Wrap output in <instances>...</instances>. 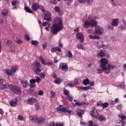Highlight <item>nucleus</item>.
Listing matches in <instances>:
<instances>
[{
  "label": "nucleus",
  "instance_id": "nucleus-1",
  "mask_svg": "<svg viewBox=\"0 0 126 126\" xmlns=\"http://www.w3.org/2000/svg\"><path fill=\"white\" fill-rule=\"evenodd\" d=\"M54 24L51 28V32L54 35H57L58 32L63 29V20L60 17H56L54 20Z\"/></svg>",
  "mask_w": 126,
  "mask_h": 126
},
{
  "label": "nucleus",
  "instance_id": "nucleus-2",
  "mask_svg": "<svg viewBox=\"0 0 126 126\" xmlns=\"http://www.w3.org/2000/svg\"><path fill=\"white\" fill-rule=\"evenodd\" d=\"M32 67L33 71H34L35 74H37V75H40V78H41V79H43V78H45V77L46 76V74H45L44 73H41L40 74V72H41V71L43 70V67H42V65H41V64L40 63H39V62H34L32 64Z\"/></svg>",
  "mask_w": 126,
  "mask_h": 126
},
{
  "label": "nucleus",
  "instance_id": "nucleus-3",
  "mask_svg": "<svg viewBox=\"0 0 126 126\" xmlns=\"http://www.w3.org/2000/svg\"><path fill=\"white\" fill-rule=\"evenodd\" d=\"M30 120L32 122H34L35 124H38V125H42L45 123V118L43 117H38L30 116Z\"/></svg>",
  "mask_w": 126,
  "mask_h": 126
},
{
  "label": "nucleus",
  "instance_id": "nucleus-4",
  "mask_svg": "<svg viewBox=\"0 0 126 126\" xmlns=\"http://www.w3.org/2000/svg\"><path fill=\"white\" fill-rule=\"evenodd\" d=\"M8 88L11 91H12V92H13V93H15V94H21V90H20V88L18 86L9 85Z\"/></svg>",
  "mask_w": 126,
  "mask_h": 126
},
{
  "label": "nucleus",
  "instance_id": "nucleus-5",
  "mask_svg": "<svg viewBox=\"0 0 126 126\" xmlns=\"http://www.w3.org/2000/svg\"><path fill=\"white\" fill-rule=\"evenodd\" d=\"M17 69H18V67L17 65L15 66H12L11 69H7L5 70V73L8 76H13L14 75V73L17 71Z\"/></svg>",
  "mask_w": 126,
  "mask_h": 126
},
{
  "label": "nucleus",
  "instance_id": "nucleus-6",
  "mask_svg": "<svg viewBox=\"0 0 126 126\" xmlns=\"http://www.w3.org/2000/svg\"><path fill=\"white\" fill-rule=\"evenodd\" d=\"M69 108L66 107H63V105H60L57 108V110L61 112V113H68V114H71L72 111L69 110Z\"/></svg>",
  "mask_w": 126,
  "mask_h": 126
},
{
  "label": "nucleus",
  "instance_id": "nucleus-7",
  "mask_svg": "<svg viewBox=\"0 0 126 126\" xmlns=\"http://www.w3.org/2000/svg\"><path fill=\"white\" fill-rule=\"evenodd\" d=\"M107 64H108V59L102 58L100 60V66L101 69H103V70H106L107 68Z\"/></svg>",
  "mask_w": 126,
  "mask_h": 126
},
{
  "label": "nucleus",
  "instance_id": "nucleus-8",
  "mask_svg": "<svg viewBox=\"0 0 126 126\" xmlns=\"http://www.w3.org/2000/svg\"><path fill=\"white\" fill-rule=\"evenodd\" d=\"M0 86L1 89H6L7 87L9 88V85L5 80L1 79L0 80Z\"/></svg>",
  "mask_w": 126,
  "mask_h": 126
},
{
  "label": "nucleus",
  "instance_id": "nucleus-9",
  "mask_svg": "<svg viewBox=\"0 0 126 126\" xmlns=\"http://www.w3.org/2000/svg\"><path fill=\"white\" fill-rule=\"evenodd\" d=\"M94 32L95 34L101 35V34H102L103 32H104V29H103V28L100 26H95L94 27Z\"/></svg>",
  "mask_w": 126,
  "mask_h": 126
},
{
  "label": "nucleus",
  "instance_id": "nucleus-10",
  "mask_svg": "<svg viewBox=\"0 0 126 126\" xmlns=\"http://www.w3.org/2000/svg\"><path fill=\"white\" fill-rule=\"evenodd\" d=\"M39 61L44 65H53V63L52 62L46 63V62H45V60H44V58H43L42 56L39 57Z\"/></svg>",
  "mask_w": 126,
  "mask_h": 126
},
{
  "label": "nucleus",
  "instance_id": "nucleus-11",
  "mask_svg": "<svg viewBox=\"0 0 126 126\" xmlns=\"http://www.w3.org/2000/svg\"><path fill=\"white\" fill-rule=\"evenodd\" d=\"M59 67L63 71H66L68 69V66L64 63H61Z\"/></svg>",
  "mask_w": 126,
  "mask_h": 126
},
{
  "label": "nucleus",
  "instance_id": "nucleus-12",
  "mask_svg": "<svg viewBox=\"0 0 126 126\" xmlns=\"http://www.w3.org/2000/svg\"><path fill=\"white\" fill-rule=\"evenodd\" d=\"M51 15L52 14L50 12H47V13H44V19L47 21H51V19H52V18L51 17Z\"/></svg>",
  "mask_w": 126,
  "mask_h": 126
},
{
  "label": "nucleus",
  "instance_id": "nucleus-13",
  "mask_svg": "<svg viewBox=\"0 0 126 126\" xmlns=\"http://www.w3.org/2000/svg\"><path fill=\"white\" fill-rule=\"evenodd\" d=\"M107 67L106 68V74H109V73L110 72V70H111V69H114V68H117V66H116L115 65H111V64H108L107 65Z\"/></svg>",
  "mask_w": 126,
  "mask_h": 126
},
{
  "label": "nucleus",
  "instance_id": "nucleus-14",
  "mask_svg": "<svg viewBox=\"0 0 126 126\" xmlns=\"http://www.w3.org/2000/svg\"><path fill=\"white\" fill-rule=\"evenodd\" d=\"M17 103H18V99L17 98H14L10 101L9 104L11 107H16L17 106Z\"/></svg>",
  "mask_w": 126,
  "mask_h": 126
},
{
  "label": "nucleus",
  "instance_id": "nucleus-15",
  "mask_svg": "<svg viewBox=\"0 0 126 126\" xmlns=\"http://www.w3.org/2000/svg\"><path fill=\"white\" fill-rule=\"evenodd\" d=\"M76 37L77 39H78L81 43H83L84 41V36L82 33L79 32L76 35Z\"/></svg>",
  "mask_w": 126,
  "mask_h": 126
},
{
  "label": "nucleus",
  "instance_id": "nucleus-16",
  "mask_svg": "<svg viewBox=\"0 0 126 126\" xmlns=\"http://www.w3.org/2000/svg\"><path fill=\"white\" fill-rule=\"evenodd\" d=\"M32 9L33 11H37L39 9V3L33 2L32 5Z\"/></svg>",
  "mask_w": 126,
  "mask_h": 126
},
{
  "label": "nucleus",
  "instance_id": "nucleus-17",
  "mask_svg": "<svg viewBox=\"0 0 126 126\" xmlns=\"http://www.w3.org/2000/svg\"><path fill=\"white\" fill-rule=\"evenodd\" d=\"M36 101H37V99L34 97H29L27 99L28 103L29 105H33V103H35V102H36Z\"/></svg>",
  "mask_w": 126,
  "mask_h": 126
},
{
  "label": "nucleus",
  "instance_id": "nucleus-18",
  "mask_svg": "<svg viewBox=\"0 0 126 126\" xmlns=\"http://www.w3.org/2000/svg\"><path fill=\"white\" fill-rule=\"evenodd\" d=\"M98 115L99 114H98V111H97L96 110H92L91 111V116H92V117L96 118L98 117Z\"/></svg>",
  "mask_w": 126,
  "mask_h": 126
},
{
  "label": "nucleus",
  "instance_id": "nucleus-19",
  "mask_svg": "<svg viewBox=\"0 0 126 126\" xmlns=\"http://www.w3.org/2000/svg\"><path fill=\"white\" fill-rule=\"evenodd\" d=\"M97 56L98 58H104V57L106 56V53L103 50H100L99 53L97 54Z\"/></svg>",
  "mask_w": 126,
  "mask_h": 126
},
{
  "label": "nucleus",
  "instance_id": "nucleus-20",
  "mask_svg": "<svg viewBox=\"0 0 126 126\" xmlns=\"http://www.w3.org/2000/svg\"><path fill=\"white\" fill-rule=\"evenodd\" d=\"M54 10H55V12L58 13L59 15H61V14H62V10H61V8H60V7L55 6L54 8Z\"/></svg>",
  "mask_w": 126,
  "mask_h": 126
},
{
  "label": "nucleus",
  "instance_id": "nucleus-21",
  "mask_svg": "<svg viewBox=\"0 0 126 126\" xmlns=\"http://www.w3.org/2000/svg\"><path fill=\"white\" fill-rule=\"evenodd\" d=\"M52 53H56V52H62V49L59 47L53 48L51 50Z\"/></svg>",
  "mask_w": 126,
  "mask_h": 126
},
{
  "label": "nucleus",
  "instance_id": "nucleus-22",
  "mask_svg": "<svg viewBox=\"0 0 126 126\" xmlns=\"http://www.w3.org/2000/svg\"><path fill=\"white\" fill-rule=\"evenodd\" d=\"M16 48V46L14 44H12L10 45L9 51L11 53H14L15 52V48Z\"/></svg>",
  "mask_w": 126,
  "mask_h": 126
},
{
  "label": "nucleus",
  "instance_id": "nucleus-23",
  "mask_svg": "<svg viewBox=\"0 0 126 126\" xmlns=\"http://www.w3.org/2000/svg\"><path fill=\"white\" fill-rule=\"evenodd\" d=\"M21 82L22 84V85L24 88H26L28 85H29V83L27 81H24L23 80H21Z\"/></svg>",
  "mask_w": 126,
  "mask_h": 126
},
{
  "label": "nucleus",
  "instance_id": "nucleus-24",
  "mask_svg": "<svg viewBox=\"0 0 126 126\" xmlns=\"http://www.w3.org/2000/svg\"><path fill=\"white\" fill-rule=\"evenodd\" d=\"M112 26H118L119 25V20L118 19H114L112 21Z\"/></svg>",
  "mask_w": 126,
  "mask_h": 126
},
{
  "label": "nucleus",
  "instance_id": "nucleus-25",
  "mask_svg": "<svg viewBox=\"0 0 126 126\" xmlns=\"http://www.w3.org/2000/svg\"><path fill=\"white\" fill-rule=\"evenodd\" d=\"M90 22H89V21H86L84 22V28H86L87 29L90 27Z\"/></svg>",
  "mask_w": 126,
  "mask_h": 126
},
{
  "label": "nucleus",
  "instance_id": "nucleus-26",
  "mask_svg": "<svg viewBox=\"0 0 126 126\" xmlns=\"http://www.w3.org/2000/svg\"><path fill=\"white\" fill-rule=\"evenodd\" d=\"M77 113L79 118H82V115L84 114V111L83 110H78L77 112Z\"/></svg>",
  "mask_w": 126,
  "mask_h": 126
},
{
  "label": "nucleus",
  "instance_id": "nucleus-27",
  "mask_svg": "<svg viewBox=\"0 0 126 126\" xmlns=\"http://www.w3.org/2000/svg\"><path fill=\"white\" fill-rule=\"evenodd\" d=\"M24 9L26 12H28V13H33V11H32V10L30 9L28 6H25Z\"/></svg>",
  "mask_w": 126,
  "mask_h": 126
},
{
  "label": "nucleus",
  "instance_id": "nucleus-28",
  "mask_svg": "<svg viewBox=\"0 0 126 126\" xmlns=\"http://www.w3.org/2000/svg\"><path fill=\"white\" fill-rule=\"evenodd\" d=\"M91 25H92V27H94V26H96L97 25V22L95 19H92L90 22Z\"/></svg>",
  "mask_w": 126,
  "mask_h": 126
},
{
  "label": "nucleus",
  "instance_id": "nucleus-29",
  "mask_svg": "<svg viewBox=\"0 0 126 126\" xmlns=\"http://www.w3.org/2000/svg\"><path fill=\"white\" fill-rule=\"evenodd\" d=\"M62 82H63V79H60L59 78H57L56 80L54 81V83L58 85L61 84Z\"/></svg>",
  "mask_w": 126,
  "mask_h": 126
},
{
  "label": "nucleus",
  "instance_id": "nucleus-30",
  "mask_svg": "<svg viewBox=\"0 0 126 126\" xmlns=\"http://www.w3.org/2000/svg\"><path fill=\"white\" fill-rule=\"evenodd\" d=\"M84 85H88L90 83V81L88 78H86L83 81Z\"/></svg>",
  "mask_w": 126,
  "mask_h": 126
},
{
  "label": "nucleus",
  "instance_id": "nucleus-31",
  "mask_svg": "<svg viewBox=\"0 0 126 126\" xmlns=\"http://www.w3.org/2000/svg\"><path fill=\"white\" fill-rule=\"evenodd\" d=\"M31 43L33 46H35V47H37L39 45V42L37 40H32Z\"/></svg>",
  "mask_w": 126,
  "mask_h": 126
},
{
  "label": "nucleus",
  "instance_id": "nucleus-32",
  "mask_svg": "<svg viewBox=\"0 0 126 126\" xmlns=\"http://www.w3.org/2000/svg\"><path fill=\"white\" fill-rule=\"evenodd\" d=\"M66 53H67V54L66 55V57H67V58H72V57H73L71 52L68 51H66Z\"/></svg>",
  "mask_w": 126,
  "mask_h": 126
},
{
  "label": "nucleus",
  "instance_id": "nucleus-33",
  "mask_svg": "<svg viewBox=\"0 0 126 126\" xmlns=\"http://www.w3.org/2000/svg\"><path fill=\"white\" fill-rule=\"evenodd\" d=\"M63 93L65 96H67L69 94V91L64 88L63 91Z\"/></svg>",
  "mask_w": 126,
  "mask_h": 126
},
{
  "label": "nucleus",
  "instance_id": "nucleus-34",
  "mask_svg": "<svg viewBox=\"0 0 126 126\" xmlns=\"http://www.w3.org/2000/svg\"><path fill=\"white\" fill-rule=\"evenodd\" d=\"M97 70L98 71V73H99V74H101V73H102L103 71L104 72V73H107V70H103V69H101V68H98Z\"/></svg>",
  "mask_w": 126,
  "mask_h": 126
},
{
  "label": "nucleus",
  "instance_id": "nucleus-35",
  "mask_svg": "<svg viewBox=\"0 0 126 126\" xmlns=\"http://www.w3.org/2000/svg\"><path fill=\"white\" fill-rule=\"evenodd\" d=\"M106 120V117L103 116H100L98 117V121H99V122H103V121H105Z\"/></svg>",
  "mask_w": 126,
  "mask_h": 126
},
{
  "label": "nucleus",
  "instance_id": "nucleus-36",
  "mask_svg": "<svg viewBox=\"0 0 126 126\" xmlns=\"http://www.w3.org/2000/svg\"><path fill=\"white\" fill-rule=\"evenodd\" d=\"M1 14H2V15L6 16V15L8 14V10H7V9H5L2 11Z\"/></svg>",
  "mask_w": 126,
  "mask_h": 126
},
{
  "label": "nucleus",
  "instance_id": "nucleus-37",
  "mask_svg": "<svg viewBox=\"0 0 126 126\" xmlns=\"http://www.w3.org/2000/svg\"><path fill=\"white\" fill-rule=\"evenodd\" d=\"M66 98L70 102H72V100H73V96H72L70 94H68V95L66 96Z\"/></svg>",
  "mask_w": 126,
  "mask_h": 126
},
{
  "label": "nucleus",
  "instance_id": "nucleus-38",
  "mask_svg": "<svg viewBox=\"0 0 126 126\" xmlns=\"http://www.w3.org/2000/svg\"><path fill=\"white\" fill-rule=\"evenodd\" d=\"M77 47L78 50H85V48L83 47V45L82 44H77Z\"/></svg>",
  "mask_w": 126,
  "mask_h": 126
},
{
  "label": "nucleus",
  "instance_id": "nucleus-39",
  "mask_svg": "<svg viewBox=\"0 0 126 126\" xmlns=\"http://www.w3.org/2000/svg\"><path fill=\"white\" fill-rule=\"evenodd\" d=\"M94 0H84V2H87V4H92Z\"/></svg>",
  "mask_w": 126,
  "mask_h": 126
},
{
  "label": "nucleus",
  "instance_id": "nucleus-40",
  "mask_svg": "<svg viewBox=\"0 0 126 126\" xmlns=\"http://www.w3.org/2000/svg\"><path fill=\"white\" fill-rule=\"evenodd\" d=\"M89 37L90 38V39H99V38H100V37L98 36H96V35L93 36L92 35H89Z\"/></svg>",
  "mask_w": 126,
  "mask_h": 126
},
{
  "label": "nucleus",
  "instance_id": "nucleus-41",
  "mask_svg": "<svg viewBox=\"0 0 126 126\" xmlns=\"http://www.w3.org/2000/svg\"><path fill=\"white\" fill-rule=\"evenodd\" d=\"M87 32L88 33H89V34H95V33L92 29H90L88 30Z\"/></svg>",
  "mask_w": 126,
  "mask_h": 126
},
{
  "label": "nucleus",
  "instance_id": "nucleus-42",
  "mask_svg": "<svg viewBox=\"0 0 126 126\" xmlns=\"http://www.w3.org/2000/svg\"><path fill=\"white\" fill-rule=\"evenodd\" d=\"M102 107L103 109H105V108H107V107H109V103L108 102H104L102 104Z\"/></svg>",
  "mask_w": 126,
  "mask_h": 126
},
{
  "label": "nucleus",
  "instance_id": "nucleus-43",
  "mask_svg": "<svg viewBox=\"0 0 126 126\" xmlns=\"http://www.w3.org/2000/svg\"><path fill=\"white\" fill-rule=\"evenodd\" d=\"M18 120L19 121H23L24 122H25V120L24 119V117L21 115H19L18 117Z\"/></svg>",
  "mask_w": 126,
  "mask_h": 126
},
{
  "label": "nucleus",
  "instance_id": "nucleus-44",
  "mask_svg": "<svg viewBox=\"0 0 126 126\" xmlns=\"http://www.w3.org/2000/svg\"><path fill=\"white\" fill-rule=\"evenodd\" d=\"M39 9H40L42 12H45L46 11V10H45V8H44V6L39 5Z\"/></svg>",
  "mask_w": 126,
  "mask_h": 126
},
{
  "label": "nucleus",
  "instance_id": "nucleus-45",
  "mask_svg": "<svg viewBox=\"0 0 126 126\" xmlns=\"http://www.w3.org/2000/svg\"><path fill=\"white\" fill-rule=\"evenodd\" d=\"M74 102H75V106H81V103H80L79 101H78L77 100H74Z\"/></svg>",
  "mask_w": 126,
  "mask_h": 126
},
{
  "label": "nucleus",
  "instance_id": "nucleus-46",
  "mask_svg": "<svg viewBox=\"0 0 126 126\" xmlns=\"http://www.w3.org/2000/svg\"><path fill=\"white\" fill-rule=\"evenodd\" d=\"M90 88H91V87H90V86L81 87V89H82L83 90H84L85 91H86V90H89V89H90Z\"/></svg>",
  "mask_w": 126,
  "mask_h": 126
},
{
  "label": "nucleus",
  "instance_id": "nucleus-47",
  "mask_svg": "<svg viewBox=\"0 0 126 126\" xmlns=\"http://www.w3.org/2000/svg\"><path fill=\"white\" fill-rule=\"evenodd\" d=\"M51 25V23L49 22H45L42 24V26H50Z\"/></svg>",
  "mask_w": 126,
  "mask_h": 126
},
{
  "label": "nucleus",
  "instance_id": "nucleus-48",
  "mask_svg": "<svg viewBox=\"0 0 126 126\" xmlns=\"http://www.w3.org/2000/svg\"><path fill=\"white\" fill-rule=\"evenodd\" d=\"M119 117L121 119L122 122H123V121H125L126 119V117L124 115H119Z\"/></svg>",
  "mask_w": 126,
  "mask_h": 126
},
{
  "label": "nucleus",
  "instance_id": "nucleus-49",
  "mask_svg": "<svg viewBox=\"0 0 126 126\" xmlns=\"http://www.w3.org/2000/svg\"><path fill=\"white\" fill-rule=\"evenodd\" d=\"M38 94L39 96H43L44 95V91L43 90H40L38 91Z\"/></svg>",
  "mask_w": 126,
  "mask_h": 126
},
{
  "label": "nucleus",
  "instance_id": "nucleus-50",
  "mask_svg": "<svg viewBox=\"0 0 126 126\" xmlns=\"http://www.w3.org/2000/svg\"><path fill=\"white\" fill-rule=\"evenodd\" d=\"M117 109H118V110H119V111H122V108H123V105H122L121 104L118 105L117 107H116Z\"/></svg>",
  "mask_w": 126,
  "mask_h": 126
},
{
  "label": "nucleus",
  "instance_id": "nucleus-51",
  "mask_svg": "<svg viewBox=\"0 0 126 126\" xmlns=\"http://www.w3.org/2000/svg\"><path fill=\"white\" fill-rule=\"evenodd\" d=\"M67 85H68L69 87H74V83H73V82H70V83Z\"/></svg>",
  "mask_w": 126,
  "mask_h": 126
},
{
  "label": "nucleus",
  "instance_id": "nucleus-52",
  "mask_svg": "<svg viewBox=\"0 0 126 126\" xmlns=\"http://www.w3.org/2000/svg\"><path fill=\"white\" fill-rule=\"evenodd\" d=\"M12 44V41L11 40H7V42L6 43L7 46H10Z\"/></svg>",
  "mask_w": 126,
  "mask_h": 126
},
{
  "label": "nucleus",
  "instance_id": "nucleus-53",
  "mask_svg": "<svg viewBox=\"0 0 126 126\" xmlns=\"http://www.w3.org/2000/svg\"><path fill=\"white\" fill-rule=\"evenodd\" d=\"M103 103L99 101L96 103L97 107H102Z\"/></svg>",
  "mask_w": 126,
  "mask_h": 126
},
{
  "label": "nucleus",
  "instance_id": "nucleus-54",
  "mask_svg": "<svg viewBox=\"0 0 126 126\" xmlns=\"http://www.w3.org/2000/svg\"><path fill=\"white\" fill-rule=\"evenodd\" d=\"M16 43H17L18 44H19L20 45L22 44V43H23V41H21V40H20V39H17L16 40Z\"/></svg>",
  "mask_w": 126,
  "mask_h": 126
},
{
  "label": "nucleus",
  "instance_id": "nucleus-55",
  "mask_svg": "<svg viewBox=\"0 0 126 126\" xmlns=\"http://www.w3.org/2000/svg\"><path fill=\"white\" fill-rule=\"evenodd\" d=\"M88 125H89V126H94V123H93V121H90L89 122Z\"/></svg>",
  "mask_w": 126,
  "mask_h": 126
},
{
  "label": "nucleus",
  "instance_id": "nucleus-56",
  "mask_svg": "<svg viewBox=\"0 0 126 126\" xmlns=\"http://www.w3.org/2000/svg\"><path fill=\"white\" fill-rule=\"evenodd\" d=\"M109 103L110 105H116V103H115V101L112 100H110L109 101Z\"/></svg>",
  "mask_w": 126,
  "mask_h": 126
},
{
  "label": "nucleus",
  "instance_id": "nucleus-57",
  "mask_svg": "<svg viewBox=\"0 0 126 126\" xmlns=\"http://www.w3.org/2000/svg\"><path fill=\"white\" fill-rule=\"evenodd\" d=\"M30 82L31 84H35V83H36V80H35L34 79H32L30 80Z\"/></svg>",
  "mask_w": 126,
  "mask_h": 126
},
{
  "label": "nucleus",
  "instance_id": "nucleus-58",
  "mask_svg": "<svg viewBox=\"0 0 126 126\" xmlns=\"http://www.w3.org/2000/svg\"><path fill=\"white\" fill-rule=\"evenodd\" d=\"M74 85H77L78 84V79H75L74 82Z\"/></svg>",
  "mask_w": 126,
  "mask_h": 126
},
{
  "label": "nucleus",
  "instance_id": "nucleus-59",
  "mask_svg": "<svg viewBox=\"0 0 126 126\" xmlns=\"http://www.w3.org/2000/svg\"><path fill=\"white\" fill-rule=\"evenodd\" d=\"M50 2L53 4H56L57 3V0H51Z\"/></svg>",
  "mask_w": 126,
  "mask_h": 126
},
{
  "label": "nucleus",
  "instance_id": "nucleus-60",
  "mask_svg": "<svg viewBox=\"0 0 126 126\" xmlns=\"http://www.w3.org/2000/svg\"><path fill=\"white\" fill-rule=\"evenodd\" d=\"M50 94H51L52 97H53V98H54V97H56V93H55L54 92H51Z\"/></svg>",
  "mask_w": 126,
  "mask_h": 126
},
{
  "label": "nucleus",
  "instance_id": "nucleus-61",
  "mask_svg": "<svg viewBox=\"0 0 126 126\" xmlns=\"http://www.w3.org/2000/svg\"><path fill=\"white\" fill-rule=\"evenodd\" d=\"M30 87L31 88H34V87H36V84H30Z\"/></svg>",
  "mask_w": 126,
  "mask_h": 126
},
{
  "label": "nucleus",
  "instance_id": "nucleus-62",
  "mask_svg": "<svg viewBox=\"0 0 126 126\" xmlns=\"http://www.w3.org/2000/svg\"><path fill=\"white\" fill-rule=\"evenodd\" d=\"M25 39L27 40V41H30V37H29V36H28V35L26 34L25 35Z\"/></svg>",
  "mask_w": 126,
  "mask_h": 126
},
{
  "label": "nucleus",
  "instance_id": "nucleus-63",
  "mask_svg": "<svg viewBox=\"0 0 126 126\" xmlns=\"http://www.w3.org/2000/svg\"><path fill=\"white\" fill-rule=\"evenodd\" d=\"M41 80L40 79V77H37L35 80V82L36 81L37 83H40V81H41Z\"/></svg>",
  "mask_w": 126,
  "mask_h": 126
},
{
  "label": "nucleus",
  "instance_id": "nucleus-64",
  "mask_svg": "<svg viewBox=\"0 0 126 126\" xmlns=\"http://www.w3.org/2000/svg\"><path fill=\"white\" fill-rule=\"evenodd\" d=\"M16 3H17V2L15 0H13L12 2H11V4H12V5L13 6H15V5H16Z\"/></svg>",
  "mask_w": 126,
  "mask_h": 126
}]
</instances>
